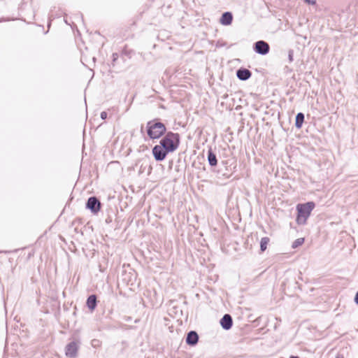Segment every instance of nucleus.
Segmentation results:
<instances>
[{"instance_id":"nucleus-1","label":"nucleus","mask_w":358,"mask_h":358,"mask_svg":"<svg viewBox=\"0 0 358 358\" xmlns=\"http://www.w3.org/2000/svg\"><path fill=\"white\" fill-rule=\"evenodd\" d=\"M159 144L167 152H172L178 149L180 145V135L178 133L169 131L160 140Z\"/></svg>"},{"instance_id":"nucleus-2","label":"nucleus","mask_w":358,"mask_h":358,"mask_svg":"<svg viewBox=\"0 0 358 358\" xmlns=\"http://www.w3.org/2000/svg\"><path fill=\"white\" fill-rule=\"evenodd\" d=\"M148 136L151 139H158L166 134V127L164 123L155 119L147 122L146 124Z\"/></svg>"},{"instance_id":"nucleus-3","label":"nucleus","mask_w":358,"mask_h":358,"mask_svg":"<svg viewBox=\"0 0 358 358\" xmlns=\"http://www.w3.org/2000/svg\"><path fill=\"white\" fill-rule=\"evenodd\" d=\"M315 203L313 201H309L306 203H299L296 206V222L298 224H306V220L310 216L311 211L315 208Z\"/></svg>"},{"instance_id":"nucleus-4","label":"nucleus","mask_w":358,"mask_h":358,"mask_svg":"<svg viewBox=\"0 0 358 358\" xmlns=\"http://www.w3.org/2000/svg\"><path fill=\"white\" fill-rule=\"evenodd\" d=\"M101 206V202L96 196L90 197L86 203V208L94 214H96L100 210Z\"/></svg>"},{"instance_id":"nucleus-5","label":"nucleus","mask_w":358,"mask_h":358,"mask_svg":"<svg viewBox=\"0 0 358 358\" xmlns=\"http://www.w3.org/2000/svg\"><path fill=\"white\" fill-rule=\"evenodd\" d=\"M254 51L261 55H265L269 52L270 46L264 41H258L254 44Z\"/></svg>"},{"instance_id":"nucleus-6","label":"nucleus","mask_w":358,"mask_h":358,"mask_svg":"<svg viewBox=\"0 0 358 358\" xmlns=\"http://www.w3.org/2000/svg\"><path fill=\"white\" fill-rule=\"evenodd\" d=\"M168 153L169 152L165 150L160 144L155 145L152 148V155L157 162L163 161Z\"/></svg>"},{"instance_id":"nucleus-7","label":"nucleus","mask_w":358,"mask_h":358,"mask_svg":"<svg viewBox=\"0 0 358 358\" xmlns=\"http://www.w3.org/2000/svg\"><path fill=\"white\" fill-rule=\"evenodd\" d=\"M78 345L76 342L72 341L69 343L65 348V354L66 357L70 358H76L78 355Z\"/></svg>"},{"instance_id":"nucleus-8","label":"nucleus","mask_w":358,"mask_h":358,"mask_svg":"<svg viewBox=\"0 0 358 358\" xmlns=\"http://www.w3.org/2000/svg\"><path fill=\"white\" fill-rule=\"evenodd\" d=\"M220 325L224 330H229L233 325L232 317L229 314H225L220 321Z\"/></svg>"},{"instance_id":"nucleus-9","label":"nucleus","mask_w":358,"mask_h":358,"mask_svg":"<svg viewBox=\"0 0 358 358\" xmlns=\"http://www.w3.org/2000/svg\"><path fill=\"white\" fill-rule=\"evenodd\" d=\"M199 341V335L195 331H190L187 333L186 343L187 345L194 346Z\"/></svg>"},{"instance_id":"nucleus-10","label":"nucleus","mask_w":358,"mask_h":358,"mask_svg":"<svg viewBox=\"0 0 358 358\" xmlns=\"http://www.w3.org/2000/svg\"><path fill=\"white\" fill-rule=\"evenodd\" d=\"M251 76V71L247 69L241 68L236 71V76L241 80L245 81L248 80Z\"/></svg>"},{"instance_id":"nucleus-11","label":"nucleus","mask_w":358,"mask_h":358,"mask_svg":"<svg viewBox=\"0 0 358 358\" xmlns=\"http://www.w3.org/2000/svg\"><path fill=\"white\" fill-rule=\"evenodd\" d=\"M233 20V15L231 12L227 11L222 13L220 22L222 25H230Z\"/></svg>"},{"instance_id":"nucleus-12","label":"nucleus","mask_w":358,"mask_h":358,"mask_svg":"<svg viewBox=\"0 0 358 358\" xmlns=\"http://www.w3.org/2000/svg\"><path fill=\"white\" fill-rule=\"evenodd\" d=\"M87 308L90 310H94L96 307V296L94 294H92L88 296L86 302Z\"/></svg>"},{"instance_id":"nucleus-13","label":"nucleus","mask_w":358,"mask_h":358,"mask_svg":"<svg viewBox=\"0 0 358 358\" xmlns=\"http://www.w3.org/2000/svg\"><path fill=\"white\" fill-rule=\"evenodd\" d=\"M208 162L209 165L211 166H215L217 164L216 155L213 152L211 148H210L208 151Z\"/></svg>"},{"instance_id":"nucleus-14","label":"nucleus","mask_w":358,"mask_h":358,"mask_svg":"<svg viewBox=\"0 0 358 358\" xmlns=\"http://www.w3.org/2000/svg\"><path fill=\"white\" fill-rule=\"evenodd\" d=\"M304 122V114L303 113H298L295 117V127L300 129Z\"/></svg>"},{"instance_id":"nucleus-15","label":"nucleus","mask_w":358,"mask_h":358,"mask_svg":"<svg viewBox=\"0 0 358 358\" xmlns=\"http://www.w3.org/2000/svg\"><path fill=\"white\" fill-rule=\"evenodd\" d=\"M270 241L268 237H263L260 241V250L262 252H264L266 250L267 245Z\"/></svg>"},{"instance_id":"nucleus-16","label":"nucleus","mask_w":358,"mask_h":358,"mask_svg":"<svg viewBox=\"0 0 358 358\" xmlns=\"http://www.w3.org/2000/svg\"><path fill=\"white\" fill-rule=\"evenodd\" d=\"M303 242H304L303 238H299L293 242L292 247V248H296L299 246L301 245L303 243Z\"/></svg>"},{"instance_id":"nucleus-17","label":"nucleus","mask_w":358,"mask_h":358,"mask_svg":"<svg viewBox=\"0 0 358 358\" xmlns=\"http://www.w3.org/2000/svg\"><path fill=\"white\" fill-rule=\"evenodd\" d=\"M294 50H289L288 51V59L289 62H292L294 60Z\"/></svg>"},{"instance_id":"nucleus-18","label":"nucleus","mask_w":358,"mask_h":358,"mask_svg":"<svg viewBox=\"0 0 358 358\" xmlns=\"http://www.w3.org/2000/svg\"><path fill=\"white\" fill-rule=\"evenodd\" d=\"M308 5L314 6L316 4V0H303Z\"/></svg>"},{"instance_id":"nucleus-19","label":"nucleus","mask_w":358,"mask_h":358,"mask_svg":"<svg viewBox=\"0 0 358 358\" xmlns=\"http://www.w3.org/2000/svg\"><path fill=\"white\" fill-rule=\"evenodd\" d=\"M99 340H96V339H94L92 341V345L93 347H96V346H99Z\"/></svg>"},{"instance_id":"nucleus-20","label":"nucleus","mask_w":358,"mask_h":358,"mask_svg":"<svg viewBox=\"0 0 358 358\" xmlns=\"http://www.w3.org/2000/svg\"><path fill=\"white\" fill-rule=\"evenodd\" d=\"M100 116L102 120H105L107 118V113L106 111H103L101 113Z\"/></svg>"},{"instance_id":"nucleus-21","label":"nucleus","mask_w":358,"mask_h":358,"mask_svg":"<svg viewBox=\"0 0 358 358\" xmlns=\"http://www.w3.org/2000/svg\"><path fill=\"white\" fill-rule=\"evenodd\" d=\"M118 54L117 53H113L112 55L113 57V63H114L117 59H118Z\"/></svg>"},{"instance_id":"nucleus-22","label":"nucleus","mask_w":358,"mask_h":358,"mask_svg":"<svg viewBox=\"0 0 358 358\" xmlns=\"http://www.w3.org/2000/svg\"><path fill=\"white\" fill-rule=\"evenodd\" d=\"M355 302L358 305V292L355 294Z\"/></svg>"},{"instance_id":"nucleus-23","label":"nucleus","mask_w":358,"mask_h":358,"mask_svg":"<svg viewBox=\"0 0 358 358\" xmlns=\"http://www.w3.org/2000/svg\"><path fill=\"white\" fill-rule=\"evenodd\" d=\"M336 358H344L343 355H338Z\"/></svg>"},{"instance_id":"nucleus-24","label":"nucleus","mask_w":358,"mask_h":358,"mask_svg":"<svg viewBox=\"0 0 358 358\" xmlns=\"http://www.w3.org/2000/svg\"><path fill=\"white\" fill-rule=\"evenodd\" d=\"M289 358H299L298 356H290Z\"/></svg>"}]
</instances>
